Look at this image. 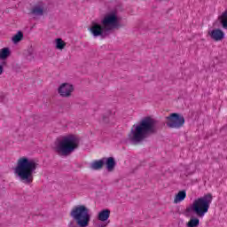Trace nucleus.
<instances>
[{"label": "nucleus", "mask_w": 227, "mask_h": 227, "mask_svg": "<svg viewBox=\"0 0 227 227\" xmlns=\"http://www.w3.org/2000/svg\"><path fill=\"white\" fill-rule=\"evenodd\" d=\"M185 198H187V192H185V191H180L177 192V194H176L174 198V203H182Z\"/></svg>", "instance_id": "13"}, {"label": "nucleus", "mask_w": 227, "mask_h": 227, "mask_svg": "<svg viewBox=\"0 0 227 227\" xmlns=\"http://www.w3.org/2000/svg\"><path fill=\"white\" fill-rule=\"evenodd\" d=\"M23 38H24V34L22 32L19 31L16 35H14L12 37V42L14 44H17V43L22 42Z\"/></svg>", "instance_id": "19"}, {"label": "nucleus", "mask_w": 227, "mask_h": 227, "mask_svg": "<svg viewBox=\"0 0 227 227\" xmlns=\"http://www.w3.org/2000/svg\"><path fill=\"white\" fill-rule=\"evenodd\" d=\"M79 147V137L75 135H67L57 140L55 151L59 155H70Z\"/></svg>", "instance_id": "3"}, {"label": "nucleus", "mask_w": 227, "mask_h": 227, "mask_svg": "<svg viewBox=\"0 0 227 227\" xmlns=\"http://www.w3.org/2000/svg\"><path fill=\"white\" fill-rule=\"evenodd\" d=\"M105 162V160H95L92 163H90V169H93L94 171L102 169V167L104 166Z\"/></svg>", "instance_id": "14"}, {"label": "nucleus", "mask_w": 227, "mask_h": 227, "mask_svg": "<svg viewBox=\"0 0 227 227\" xmlns=\"http://www.w3.org/2000/svg\"><path fill=\"white\" fill-rule=\"evenodd\" d=\"M38 168V162L33 158L27 156L20 157L14 168V175L16 178L24 182V184H31L35 172Z\"/></svg>", "instance_id": "2"}, {"label": "nucleus", "mask_w": 227, "mask_h": 227, "mask_svg": "<svg viewBox=\"0 0 227 227\" xmlns=\"http://www.w3.org/2000/svg\"><path fill=\"white\" fill-rule=\"evenodd\" d=\"M207 35L210 36L211 40H214L215 42H221L224 40L225 36L224 32L220 28L210 29L208 30Z\"/></svg>", "instance_id": "12"}, {"label": "nucleus", "mask_w": 227, "mask_h": 227, "mask_svg": "<svg viewBox=\"0 0 227 227\" xmlns=\"http://www.w3.org/2000/svg\"><path fill=\"white\" fill-rule=\"evenodd\" d=\"M212 200H214V197L210 193L197 198L193 200L188 210L193 212L198 217H205V214L208 212V208L212 205Z\"/></svg>", "instance_id": "4"}, {"label": "nucleus", "mask_w": 227, "mask_h": 227, "mask_svg": "<svg viewBox=\"0 0 227 227\" xmlns=\"http://www.w3.org/2000/svg\"><path fill=\"white\" fill-rule=\"evenodd\" d=\"M223 29H227V9L218 17Z\"/></svg>", "instance_id": "15"}, {"label": "nucleus", "mask_w": 227, "mask_h": 227, "mask_svg": "<svg viewBox=\"0 0 227 227\" xmlns=\"http://www.w3.org/2000/svg\"><path fill=\"white\" fill-rule=\"evenodd\" d=\"M106 169L108 171H113L114 169V166H116V162L114 161V158L110 157L106 160Z\"/></svg>", "instance_id": "18"}, {"label": "nucleus", "mask_w": 227, "mask_h": 227, "mask_svg": "<svg viewBox=\"0 0 227 227\" xmlns=\"http://www.w3.org/2000/svg\"><path fill=\"white\" fill-rule=\"evenodd\" d=\"M70 215L76 224L80 227L90 226L91 221V215L90 214V208L84 205H78L73 207Z\"/></svg>", "instance_id": "5"}, {"label": "nucleus", "mask_w": 227, "mask_h": 227, "mask_svg": "<svg viewBox=\"0 0 227 227\" xmlns=\"http://www.w3.org/2000/svg\"><path fill=\"white\" fill-rule=\"evenodd\" d=\"M167 125L170 129H180L185 123V119L184 115L179 114H171L169 116L166 117Z\"/></svg>", "instance_id": "7"}, {"label": "nucleus", "mask_w": 227, "mask_h": 227, "mask_svg": "<svg viewBox=\"0 0 227 227\" xmlns=\"http://www.w3.org/2000/svg\"><path fill=\"white\" fill-rule=\"evenodd\" d=\"M153 132H157L155 120L150 116L144 117L140 121L132 126L128 135V139L131 141V143H141L143 139H145V137H148V136L153 134Z\"/></svg>", "instance_id": "1"}, {"label": "nucleus", "mask_w": 227, "mask_h": 227, "mask_svg": "<svg viewBox=\"0 0 227 227\" xmlns=\"http://www.w3.org/2000/svg\"><path fill=\"white\" fill-rule=\"evenodd\" d=\"M10 54H12L10 48L5 47L0 49V59H7Z\"/></svg>", "instance_id": "17"}, {"label": "nucleus", "mask_w": 227, "mask_h": 227, "mask_svg": "<svg viewBox=\"0 0 227 227\" xmlns=\"http://www.w3.org/2000/svg\"><path fill=\"white\" fill-rule=\"evenodd\" d=\"M3 74V66L0 65V75Z\"/></svg>", "instance_id": "21"}, {"label": "nucleus", "mask_w": 227, "mask_h": 227, "mask_svg": "<svg viewBox=\"0 0 227 227\" xmlns=\"http://www.w3.org/2000/svg\"><path fill=\"white\" fill-rule=\"evenodd\" d=\"M47 8L45 7V4L43 2H38L31 9V14L34 17H42L43 13H45Z\"/></svg>", "instance_id": "11"}, {"label": "nucleus", "mask_w": 227, "mask_h": 227, "mask_svg": "<svg viewBox=\"0 0 227 227\" xmlns=\"http://www.w3.org/2000/svg\"><path fill=\"white\" fill-rule=\"evenodd\" d=\"M58 93L60 97L68 98L74 93V85L72 83H61L58 88Z\"/></svg>", "instance_id": "10"}, {"label": "nucleus", "mask_w": 227, "mask_h": 227, "mask_svg": "<svg viewBox=\"0 0 227 227\" xmlns=\"http://www.w3.org/2000/svg\"><path fill=\"white\" fill-rule=\"evenodd\" d=\"M187 227H198L200 226V219L196 217H192L190 221L186 223Z\"/></svg>", "instance_id": "20"}, {"label": "nucleus", "mask_w": 227, "mask_h": 227, "mask_svg": "<svg viewBox=\"0 0 227 227\" xmlns=\"http://www.w3.org/2000/svg\"><path fill=\"white\" fill-rule=\"evenodd\" d=\"M65 47H67V43H65L63 39L61 38L55 39V49H57V51H63Z\"/></svg>", "instance_id": "16"}, {"label": "nucleus", "mask_w": 227, "mask_h": 227, "mask_svg": "<svg viewBox=\"0 0 227 227\" xmlns=\"http://www.w3.org/2000/svg\"><path fill=\"white\" fill-rule=\"evenodd\" d=\"M111 215V211L109 209H104L100 211L98 214V221L96 222L95 226L96 227H106L107 224H109V222H107V219H109V215Z\"/></svg>", "instance_id": "9"}, {"label": "nucleus", "mask_w": 227, "mask_h": 227, "mask_svg": "<svg viewBox=\"0 0 227 227\" xmlns=\"http://www.w3.org/2000/svg\"><path fill=\"white\" fill-rule=\"evenodd\" d=\"M101 24L102 26H105V29H106V31H111V29L120 27V18L118 17L116 10L107 12L101 20Z\"/></svg>", "instance_id": "6"}, {"label": "nucleus", "mask_w": 227, "mask_h": 227, "mask_svg": "<svg viewBox=\"0 0 227 227\" xmlns=\"http://www.w3.org/2000/svg\"><path fill=\"white\" fill-rule=\"evenodd\" d=\"M90 31L93 36H103L108 30L102 25V22L93 21L90 27Z\"/></svg>", "instance_id": "8"}]
</instances>
